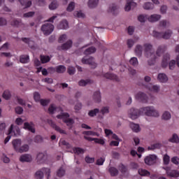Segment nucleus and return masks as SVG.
<instances>
[{"instance_id":"nucleus-1","label":"nucleus","mask_w":179,"mask_h":179,"mask_svg":"<svg viewBox=\"0 0 179 179\" xmlns=\"http://www.w3.org/2000/svg\"><path fill=\"white\" fill-rule=\"evenodd\" d=\"M129 116L131 120H136L139 115H147L148 117H159V112L155 110L153 106L141 108L139 110L131 108L129 110Z\"/></svg>"},{"instance_id":"nucleus-2","label":"nucleus","mask_w":179,"mask_h":179,"mask_svg":"<svg viewBox=\"0 0 179 179\" xmlns=\"http://www.w3.org/2000/svg\"><path fill=\"white\" fill-rule=\"evenodd\" d=\"M143 47L145 57L147 58H151L148 60V65H155V62H156V55L155 54V50L152 49L153 46L151 44L145 43L143 45Z\"/></svg>"},{"instance_id":"nucleus-3","label":"nucleus","mask_w":179,"mask_h":179,"mask_svg":"<svg viewBox=\"0 0 179 179\" xmlns=\"http://www.w3.org/2000/svg\"><path fill=\"white\" fill-rule=\"evenodd\" d=\"M18 135H20V129H19V127L17 126H13V124H11L8 129V136L4 140V143L6 145L12 136H17Z\"/></svg>"},{"instance_id":"nucleus-4","label":"nucleus","mask_w":179,"mask_h":179,"mask_svg":"<svg viewBox=\"0 0 179 179\" xmlns=\"http://www.w3.org/2000/svg\"><path fill=\"white\" fill-rule=\"evenodd\" d=\"M171 34H173V31L168 29L165 32H158L156 31H153L152 35L155 38H164V40H169L170 37H171Z\"/></svg>"},{"instance_id":"nucleus-5","label":"nucleus","mask_w":179,"mask_h":179,"mask_svg":"<svg viewBox=\"0 0 179 179\" xmlns=\"http://www.w3.org/2000/svg\"><path fill=\"white\" fill-rule=\"evenodd\" d=\"M57 118L59 120H62L63 122L66 124L67 127H70V128H72V126L74 124L73 119L69 118V113H62L61 115H58L57 116Z\"/></svg>"},{"instance_id":"nucleus-6","label":"nucleus","mask_w":179,"mask_h":179,"mask_svg":"<svg viewBox=\"0 0 179 179\" xmlns=\"http://www.w3.org/2000/svg\"><path fill=\"white\" fill-rule=\"evenodd\" d=\"M44 174L50 177L51 174V171L48 168H43L41 171H37L35 173L36 179H42L44 178Z\"/></svg>"},{"instance_id":"nucleus-7","label":"nucleus","mask_w":179,"mask_h":179,"mask_svg":"<svg viewBox=\"0 0 179 179\" xmlns=\"http://www.w3.org/2000/svg\"><path fill=\"white\" fill-rule=\"evenodd\" d=\"M41 30L45 36H50L54 31V25L50 23H46L42 25Z\"/></svg>"},{"instance_id":"nucleus-8","label":"nucleus","mask_w":179,"mask_h":179,"mask_svg":"<svg viewBox=\"0 0 179 179\" xmlns=\"http://www.w3.org/2000/svg\"><path fill=\"white\" fill-rule=\"evenodd\" d=\"M94 61V59L92 57L89 58L83 57L82 59V63L86 64L87 65H90L92 69H94L97 66V64H96Z\"/></svg>"},{"instance_id":"nucleus-9","label":"nucleus","mask_w":179,"mask_h":179,"mask_svg":"<svg viewBox=\"0 0 179 179\" xmlns=\"http://www.w3.org/2000/svg\"><path fill=\"white\" fill-rule=\"evenodd\" d=\"M157 160V157L155 155H150L149 156L145 157L144 162L145 164H148V166H152L156 163Z\"/></svg>"},{"instance_id":"nucleus-10","label":"nucleus","mask_w":179,"mask_h":179,"mask_svg":"<svg viewBox=\"0 0 179 179\" xmlns=\"http://www.w3.org/2000/svg\"><path fill=\"white\" fill-rule=\"evenodd\" d=\"M48 124L52 127V128L55 129V131H57V132H59V134H66V131L61 129V127L57 126V124H55V122H54L52 120H48Z\"/></svg>"},{"instance_id":"nucleus-11","label":"nucleus","mask_w":179,"mask_h":179,"mask_svg":"<svg viewBox=\"0 0 179 179\" xmlns=\"http://www.w3.org/2000/svg\"><path fill=\"white\" fill-rule=\"evenodd\" d=\"M136 99L139 100L142 103H148V96L143 92H138L136 95Z\"/></svg>"},{"instance_id":"nucleus-12","label":"nucleus","mask_w":179,"mask_h":179,"mask_svg":"<svg viewBox=\"0 0 179 179\" xmlns=\"http://www.w3.org/2000/svg\"><path fill=\"white\" fill-rule=\"evenodd\" d=\"M166 174L168 177H173L177 178L179 177V171L176 170H171L170 168L166 169Z\"/></svg>"},{"instance_id":"nucleus-13","label":"nucleus","mask_w":179,"mask_h":179,"mask_svg":"<svg viewBox=\"0 0 179 179\" xmlns=\"http://www.w3.org/2000/svg\"><path fill=\"white\" fill-rule=\"evenodd\" d=\"M45 160H47V155H45V154L40 152L37 155L36 162L38 164H42Z\"/></svg>"},{"instance_id":"nucleus-14","label":"nucleus","mask_w":179,"mask_h":179,"mask_svg":"<svg viewBox=\"0 0 179 179\" xmlns=\"http://www.w3.org/2000/svg\"><path fill=\"white\" fill-rule=\"evenodd\" d=\"M136 6V3L134 2L133 0H127V3L124 7V10L126 12H129L131 10V8H135Z\"/></svg>"},{"instance_id":"nucleus-15","label":"nucleus","mask_w":179,"mask_h":179,"mask_svg":"<svg viewBox=\"0 0 179 179\" xmlns=\"http://www.w3.org/2000/svg\"><path fill=\"white\" fill-rule=\"evenodd\" d=\"M176 65H177L179 68V55L176 57V60H171L169 63V68L171 71L174 70V68H176Z\"/></svg>"},{"instance_id":"nucleus-16","label":"nucleus","mask_w":179,"mask_h":179,"mask_svg":"<svg viewBox=\"0 0 179 179\" xmlns=\"http://www.w3.org/2000/svg\"><path fill=\"white\" fill-rule=\"evenodd\" d=\"M13 146L14 150L17 152L21 148L22 145V140L20 139H15L13 141Z\"/></svg>"},{"instance_id":"nucleus-17","label":"nucleus","mask_w":179,"mask_h":179,"mask_svg":"<svg viewBox=\"0 0 179 179\" xmlns=\"http://www.w3.org/2000/svg\"><path fill=\"white\" fill-rule=\"evenodd\" d=\"M33 122H25L24 123V129H27V131H29L30 132H32V134H34L36 132V129L33 127Z\"/></svg>"},{"instance_id":"nucleus-18","label":"nucleus","mask_w":179,"mask_h":179,"mask_svg":"<svg viewBox=\"0 0 179 179\" xmlns=\"http://www.w3.org/2000/svg\"><path fill=\"white\" fill-rule=\"evenodd\" d=\"M169 61H170V54H165L164 55L162 62V68H167V66L169 65Z\"/></svg>"},{"instance_id":"nucleus-19","label":"nucleus","mask_w":179,"mask_h":179,"mask_svg":"<svg viewBox=\"0 0 179 179\" xmlns=\"http://www.w3.org/2000/svg\"><path fill=\"white\" fill-rule=\"evenodd\" d=\"M31 155L29 154L22 155L20 157V161H21L22 163H24V162L29 163L31 162Z\"/></svg>"},{"instance_id":"nucleus-20","label":"nucleus","mask_w":179,"mask_h":179,"mask_svg":"<svg viewBox=\"0 0 179 179\" xmlns=\"http://www.w3.org/2000/svg\"><path fill=\"white\" fill-rule=\"evenodd\" d=\"M103 77L106 78V79H110V80H115L116 82L120 80L118 77L113 73H106L103 75Z\"/></svg>"},{"instance_id":"nucleus-21","label":"nucleus","mask_w":179,"mask_h":179,"mask_svg":"<svg viewBox=\"0 0 179 179\" xmlns=\"http://www.w3.org/2000/svg\"><path fill=\"white\" fill-rule=\"evenodd\" d=\"M161 18H162V15L158 14H153V15H151L150 17H149L148 19L149 22H158V20H160Z\"/></svg>"},{"instance_id":"nucleus-22","label":"nucleus","mask_w":179,"mask_h":179,"mask_svg":"<svg viewBox=\"0 0 179 179\" xmlns=\"http://www.w3.org/2000/svg\"><path fill=\"white\" fill-rule=\"evenodd\" d=\"M93 100L95 103H100V101H101V93L100 91H96L94 93Z\"/></svg>"},{"instance_id":"nucleus-23","label":"nucleus","mask_w":179,"mask_h":179,"mask_svg":"<svg viewBox=\"0 0 179 179\" xmlns=\"http://www.w3.org/2000/svg\"><path fill=\"white\" fill-rule=\"evenodd\" d=\"M146 88L148 89L150 92H154L155 93H157L159 90H160V87L158 85H152V84H148L146 85Z\"/></svg>"},{"instance_id":"nucleus-24","label":"nucleus","mask_w":179,"mask_h":179,"mask_svg":"<svg viewBox=\"0 0 179 179\" xmlns=\"http://www.w3.org/2000/svg\"><path fill=\"white\" fill-rule=\"evenodd\" d=\"M157 79L159 82H161V83H166V82L169 80V78L165 73H159Z\"/></svg>"},{"instance_id":"nucleus-25","label":"nucleus","mask_w":179,"mask_h":179,"mask_svg":"<svg viewBox=\"0 0 179 179\" xmlns=\"http://www.w3.org/2000/svg\"><path fill=\"white\" fill-rule=\"evenodd\" d=\"M69 27V25L68 24V21L66 20H63L57 26L58 29L65 30L66 29H68Z\"/></svg>"},{"instance_id":"nucleus-26","label":"nucleus","mask_w":179,"mask_h":179,"mask_svg":"<svg viewBox=\"0 0 179 179\" xmlns=\"http://www.w3.org/2000/svg\"><path fill=\"white\" fill-rule=\"evenodd\" d=\"M72 44H73L72 41L69 40L66 43L62 45V46L59 48V50H60V48L61 50H69V48L72 47Z\"/></svg>"},{"instance_id":"nucleus-27","label":"nucleus","mask_w":179,"mask_h":179,"mask_svg":"<svg viewBox=\"0 0 179 179\" xmlns=\"http://www.w3.org/2000/svg\"><path fill=\"white\" fill-rule=\"evenodd\" d=\"M138 174L142 177H149L150 176V172H149L146 169H138Z\"/></svg>"},{"instance_id":"nucleus-28","label":"nucleus","mask_w":179,"mask_h":179,"mask_svg":"<svg viewBox=\"0 0 179 179\" xmlns=\"http://www.w3.org/2000/svg\"><path fill=\"white\" fill-rule=\"evenodd\" d=\"M108 171L111 177H115V176H118V169H117L115 167L110 166L108 169Z\"/></svg>"},{"instance_id":"nucleus-29","label":"nucleus","mask_w":179,"mask_h":179,"mask_svg":"<svg viewBox=\"0 0 179 179\" xmlns=\"http://www.w3.org/2000/svg\"><path fill=\"white\" fill-rule=\"evenodd\" d=\"M143 8L145 10H152V9H154L155 8V4L152 3L151 2H146L144 3Z\"/></svg>"},{"instance_id":"nucleus-30","label":"nucleus","mask_w":179,"mask_h":179,"mask_svg":"<svg viewBox=\"0 0 179 179\" xmlns=\"http://www.w3.org/2000/svg\"><path fill=\"white\" fill-rule=\"evenodd\" d=\"M142 51H143L142 45H137L135 49L136 55H137V57H142Z\"/></svg>"},{"instance_id":"nucleus-31","label":"nucleus","mask_w":179,"mask_h":179,"mask_svg":"<svg viewBox=\"0 0 179 179\" xmlns=\"http://www.w3.org/2000/svg\"><path fill=\"white\" fill-rule=\"evenodd\" d=\"M20 4L25 8H30L31 6V1L30 0H18Z\"/></svg>"},{"instance_id":"nucleus-32","label":"nucleus","mask_w":179,"mask_h":179,"mask_svg":"<svg viewBox=\"0 0 179 179\" xmlns=\"http://www.w3.org/2000/svg\"><path fill=\"white\" fill-rule=\"evenodd\" d=\"M164 51H166V45L159 46L157 50L156 55L157 57H160L162 54L164 52Z\"/></svg>"},{"instance_id":"nucleus-33","label":"nucleus","mask_w":179,"mask_h":179,"mask_svg":"<svg viewBox=\"0 0 179 179\" xmlns=\"http://www.w3.org/2000/svg\"><path fill=\"white\" fill-rule=\"evenodd\" d=\"M99 113H100V110L99 108H95L94 110H90L88 112V115L91 117H96Z\"/></svg>"},{"instance_id":"nucleus-34","label":"nucleus","mask_w":179,"mask_h":179,"mask_svg":"<svg viewBox=\"0 0 179 179\" xmlns=\"http://www.w3.org/2000/svg\"><path fill=\"white\" fill-rule=\"evenodd\" d=\"M96 52V48L92 46L86 49L84 52L85 55H90V54H93Z\"/></svg>"},{"instance_id":"nucleus-35","label":"nucleus","mask_w":179,"mask_h":179,"mask_svg":"<svg viewBox=\"0 0 179 179\" xmlns=\"http://www.w3.org/2000/svg\"><path fill=\"white\" fill-rule=\"evenodd\" d=\"M130 128L134 131V132H139L141 131V127H139V124H136L134 123L130 124Z\"/></svg>"},{"instance_id":"nucleus-36","label":"nucleus","mask_w":179,"mask_h":179,"mask_svg":"<svg viewBox=\"0 0 179 179\" xmlns=\"http://www.w3.org/2000/svg\"><path fill=\"white\" fill-rule=\"evenodd\" d=\"M162 148V143H157L151 145L148 148V150H155V149H160Z\"/></svg>"},{"instance_id":"nucleus-37","label":"nucleus","mask_w":179,"mask_h":179,"mask_svg":"<svg viewBox=\"0 0 179 179\" xmlns=\"http://www.w3.org/2000/svg\"><path fill=\"white\" fill-rule=\"evenodd\" d=\"M41 61L42 64H47V62H50V61H51V57L47 55H41Z\"/></svg>"},{"instance_id":"nucleus-38","label":"nucleus","mask_w":179,"mask_h":179,"mask_svg":"<svg viewBox=\"0 0 179 179\" xmlns=\"http://www.w3.org/2000/svg\"><path fill=\"white\" fill-rule=\"evenodd\" d=\"M117 10H118V6L115 4H112L109 7L108 12H110L113 15H115V12H117Z\"/></svg>"},{"instance_id":"nucleus-39","label":"nucleus","mask_w":179,"mask_h":179,"mask_svg":"<svg viewBox=\"0 0 179 179\" xmlns=\"http://www.w3.org/2000/svg\"><path fill=\"white\" fill-rule=\"evenodd\" d=\"M65 71H66V67H65V66L59 65L56 67V72L57 73H64Z\"/></svg>"},{"instance_id":"nucleus-40","label":"nucleus","mask_w":179,"mask_h":179,"mask_svg":"<svg viewBox=\"0 0 179 179\" xmlns=\"http://www.w3.org/2000/svg\"><path fill=\"white\" fill-rule=\"evenodd\" d=\"M29 61V55H21L20 57V62L21 64H27Z\"/></svg>"},{"instance_id":"nucleus-41","label":"nucleus","mask_w":179,"mask_h":179,"mask_svg":"<svg viewBox=\"0 0 179 179\" xmlns=\"http://www.w3.org/2000/svg\"><path fill=\"white\" fill-rule=\"evenodd\" d=\"M73 152L76 155H82V154L85 153V150H83V148L77 147V148H73Z\"/></svg>"},{"instance_id":"nucleus-42","label":"nucleus","mask_w":179,"mask_h":179,"mask_svg":"<svg viewBox=\"0 0 179 179\" xmlns=\"http://www.w3.org/2000/svg\"><path fill=\"white\" fill-rule=\"evenodd\" d=\"M29 145L25 144L21 146V148H20L17 153H24V152H29Z\"/></svg>"},{"instance_id":"nucleus-43","label":"nucleus","mask_w":179,"mask_h":179,"mask_svg":"<svg viewBox=\"0 0 179 179\" xmlns=\"http://www.w3.org/2000/svg\"><path fill=\"white\" fill-rule=\"evenodd\" d=\"M12 97V94H10V91L9 90H5L3 93V98L5 99V100H9Z\"/></svg>"},{"instance_id":"nucleus-44","label":"nucleus","mask_w":179,"mask_h":179,"mask_svg":"<svg viewBox=\"0 0 179 179\" xmlns=\"http://www.w3.org/2000/svg\"><path fill=\"white\" fill-rule=\"evenodd\" d=\"M99 3V0H89L88 6L89 8H96Z\"/></svg>"},{"instance_id":"nucleus-45","label":"nucleus","mask_w":179,"mask_h":179,"mask_svg":"<svg viewBox=\"0 0 179 179\" xmlns=\"http://www.w3.org/2000/svg\"><path fill=\"white\" fill-rule=\"evenodd\" d=\"M169 142H172V143H178L179 142L178 136L176 134H173L172 138L169 139Z\"/></svg>"},{"instance_id":"nucleus-46","label":"nucleus","mask_w":179,"mask_h":179,"mask_svg":"<svg viewBox=\"0 0 179 179\" xmlns=\"http://www.w3.org/2000/svg\"><path fill=\"white\" fill-rule=\"evenodd\" d=\"M83 135H90L92 136H100V134L99 133L92 131H83Z\"/></svg>"},{"instance_id":"nucleus-47","label":"nucleus","mask_w":179,"mask_h":179,"mask_svg":"<svg viewBox=\"0 0 179 179\" xmlns=\"http://www.w3.org/2000/svg\"><path fill=\"white\" fill-rule=\"evenodd\" d=\"M58 8V2L56 1H53L50 5H49V9L50 10H55V9H57Z\"/></svg>"},{"instance_id":"nucleus-48","label":"nucleus","mask_w":179,"mask_h":179,"mask_svg":"<svg viewBox=\"0 0 179 179\" xmlns=\"http://www.w3.org/2000/svg\"><path fill=\"white\" fill-rule=\"evenodd\" d=\"M73 9H75V2L71 1L69 3V4L66 8V10H67V12H72V10H73Z\"/></svg>"},{"instance_id":"nucleus-49","label":"nucleus","mask_w":179,"mask_h":179,"mask_svg":"<svg viewBox=\"0 0 179 179\" xmlns=\"http://www.w3.org/2000/svg\"><path fill=\"white\" fill-rule=\"evenodd\" d=\"M57 177H64V176H65V169H64L62 167H60L57 171Z\"/></svg>"},{"instance_id":"nucleus-50","label":"nucleus","mask_w":179,"mask_h":179,"mask_svg":"<svg viewBox=\"0 0 179 179\" xmlns=\"http://www.w3.org/2000/svg\"><path fill=\"white\" fill-rule=\"evenodd\" d=\"M22 41H23V43H25V44H28V45L33 48V46H30V43H34V42L33 41H31L30 38H22Z\"/></svg>"},{"instance_id":"nucleus-51","label":"nucleus","mask_w":179,"mask_h":179,"mask_svg":"<svg viewBox=\"0 0 179 179\" xmlns=\"http://www.w3.org/2000/svg\"><path fill=\"white\" fill-rule=\"evenodd\" d=\"M60 143L63 145V146H66V149H72V145L65 140H62Z\"/></svg>"},{"instance_id":"nucleus-52","label":"nucleus","mask_w":179,"mask_h":179,"mask_svg":"<svg viewBox=\"0 0 179 179\" xmlns=\"http://www.w3.org/2000/svg\"><path fill=\"white\" fill-rule=\"evenodd\" d=\"M87 83H90V80H81L78 82L79 86H86Z\"/></svg>"},{"instance_id":"nucleus-53","label":"nucleus","mask_w":179,"mask_h":179,"mask_svg":"<svg viewBox=\"0 0 179 179\" xmlns=\"http://www.w3.org/2000/svg\"><path fill=\"white\" fill-rule=\"evenodd\" d=\"M162 118L163 120H170L171 118V114H170L169 112L166 111L163 115H162Z\"/></svg>"},{"instance_id":"nucleus-54","label":"nucleus","mask_w":179,"mask_h":179,"mask_svg":"<svg viewBox=\"0 0 179 179\" xmlns=\"http://www.w3.org/2000/svg\"><path fill=\"white\" fill-rule=\"evenodd\" d=\"M129 63L131 65H133V66H136V65H138V59L136 57H132L129 60Z\"/></svg>"},{"instance_id":"nucleus-55","label":"nucleus","mask_w":179,"mask_h":179,"mask_svg":"<svg viewBox=\"0 0 179 179\" xmlns=\"http://www.w3.org/2000/svg\"><path fill=\"white\" fill-rule=\"evenodd\" d=\"M119 170L121 171V173H127L128 169L127 168V166H125V165L120 164L119 165Z\"/></svg>"},{"instance_id":"nucleus-56","label":"nucleus","mask_w":179,"mask_h":179,"mask_svg":"<svg viewBox=\"0 0 179 179\" xmlns=\"http://www.w3.org/2000/svg\"><path fill=\"white\" fill-rule=\"evenodd\" d=\"M106 162V159L103 157H100L96 160V165L97 166H103L104 162Z\"/></svg>"},{"instance_id":"nucleus-57","label":"nucleus","mask_w":179,"mask_h":179,"mask_svg":"<svg viewBox=\"0 0 179 179\" xmlns=\"http://www.w3.org/2000/svg\"><path fill=\"white\" fill-rule=\"evenodd\" d=\"M163 162L164 164H169L170 163V156L166 154L163 157Z\"/></svg>"},{"instance_id":"nucleus-58","label":"nucleus","mask_w":179,"mask_h":179,"mask_svg":"<svg viewBox=\"0 0 179 179\" xmlns=\"http://www.w3.org/2000/svg\"><path fill=\"white\" fill-rule=\"evenodd\" d=\"M34 141L35 143H41L43 142V137L41 136H36Z\"/></svg>"},{"instance_id":"nucleus-59","label":"nucleus","mask_w":179,"mask_h":179,"mask_svg":"<svg viewBox=\"0 0 179 179\" xmlns=\"http://www.w3.org/2000/svg\"><path fill=\"white\" fill-rule=\"evenodd\" d=\"M35 12L34 11H29L28 13H24L23 16L24 17H33L35 15Z\"/></svg>"},{"instance_id":"nucleus-60","label":"nucleus","mask_w":179,"mask_h":179,"mask_svg":"<svg viewBox=\"0 0 179 179\" xmlns=\"http://www.w3.org/2000/svg\"><path fill=\"white\" fill-rule=\"evenodd\" d=\"M40 103L41 106L45 107V106H48V104L50 103V99H41Z\"/></svg>"},{"instance_id":"nucleus-61","label":"nucleus","mask_w":179,"mask_h":179,"mask_svg":"<svg viewBox=\"0 0 179 179\" xmlns=\"http://www.w3.org/2000/svg\"><path fill=\"white\" fill-rule=\"evenodd\" d=\"M76 69L73 66H69L67 69L68 73L70 75H75Z\"/></svg>"},{"instance_id":"nucleus-62","label":"nucleus","mask_w":179,"mask_h":179,"mask_svg":"<svg viewBox=\"0 0 179 179\" xmlns=\"http://www.w3.org/2000/svg\"><path fill=\"white\" fill-rule=\"evenodd\" d=\"M86 163H94V157H86L85 159Z\"/></svg>"},{"instance_id":"nucleus-63","label":"nucleus","mask_w":179,"mask_h":179,"mask_svg":"<svg viewBox=\"0 0 179 179\" xmlns=\"http://www.w3.org/2000/svg\"><path fill=\"white\" fill-rule=\"evenodd\" d=\"M66 38H67L66 34H62L59 38V43H64V41H65Z\"/></svg>"},{"instance_id":"nucleus-64","label":"nucleus","mask_w":179,"mask_h":179,"mask_svg":"<svg viewBox=\"0 0 179 179\" xmlns=\"http://www.w3.org/2000/svg\"><path fill=\"white\" fill-rule=\"evenodd\" d=\"M171 162L173 163V164H179V158L178 157H173L171 158Z\"/></svg>"}]
</instances>
